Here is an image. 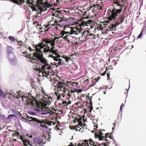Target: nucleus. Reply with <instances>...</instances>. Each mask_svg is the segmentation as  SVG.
<instances>
[{"instance_id":"f257e3e1","label":"nucleus","mask_w":146,"mask_h":146,"mask_svg":"<svg viewBox=\"0 0 146 146\" xmlns=\"http://www.w3.org/2000/svg\"><path fill=\"white\" fill-rule=\"evenodd\" d=\"M44 44L43 43L38 44L37 48V52L34 56V57L30 56L29 58L32 62H35L37 64L39 67L42 66V68L43 71H45L46 70V67L48 66L49 64L47 62L46 60L43 57V52L41 49H44L43 50L44 52L45 50ZM43 74H45V75L47 76L49 74L45 71L44 72Z\"/></svg>"},{"instance_id":"f03ea898","label":"nucleus","mask_w":146,"mask_h":146,"mask_svg":"<svg viewBox=\"0 0 146 146\" xmlns=\"http://www.w3.org/2000/svg\"><path fill=\"white\" fill-rule=\"evenodd\" d=\"M44 44L43 43L38 44L37 48V52L34 56V57L30 56L29 58L32 62H35L37 64L39 67L42 66V68L43 71H45L46 70V67L48 66L49 64L47 62L46 60L43 57V52L41 49H44L43 50L44 52L45 50ZM43 74H45V75L47 76L49 74L45 71L44 72Z\"/></svg>"},{"instance_id":"7ed1b4c3","label":"nucleus","mask_w":146,"mask_h":146,"mask_svg":"<svg viewBox=\"0 0 146 146\" xmlns=\"http://www.w3.org/2000/svg\"><path fill=\"white\" fill-rule=\"evenodd\" d=\"M44 44L43 43L38 44L37 48V52L34 56V57L30 56L29 58L32 62H35L37 64L39 67L42 66V68L43 71H45L46 70V67L48 66L49 64L47 62L46 60L43 57V52L41 49H44L43 50L44 52L45 50ZM43 74H45V75L47 76L49 74L45 71L44 72Z\"/></svg>"},{"instance_id":"20e7f679","label":"nucleus","mask_w":146,"mask_h":146,"mask_svg":"<svg viewBox=\"0 0 146 146\" xmlns=\"http://www.w3.org/2000/svg\"><path fill=\"white\" fill-rule=\"evenodd\" d=\"M20 137L19 139L22 140L25 146H28L27 143L30 145L32 146L30 143V141L29 140L30 139L29 138V136L28 134L20 135Z\"/></svg>"},{"instance_id":"39448f33","label":"nucleus","mask_w":146,"mask_h":146,"mask_svg":"<svg viewBox=\"0 0 146 146\" xmlns=\"http://www.w3.org/2000/svg\"><path fill=\"white\" fill-rule=\"evenodd\" d=\"M120 7L121 8L119 9L115 8H114L113 9L111 15L112 19H116L118 15L121 12L122 10L121 6L120 5Z\"/></svg>"},{"instance_id":"423d86ee","label":"nucleus","mask_w":146,"mask_h":146,"mask_svg":"<svg viewBox=\"0 0 146 146\" xmlns=\"http://www.w3.org/2000/svg\"><path fill=\"white\" fill-rule=\"evenodd\" d=\"M33 141L35 144L38 146H44L45 143L43 139L39 137H35L33 139Z\"/></svg>"},{"instance_id":"0eeeda50","label":"nucleus","mask_w":146,"mask_h":146,"mask_svg":"<svg viewBox=\"0 0 146 146\" xmlns=\"http://www.w3.org/2000/svg\"><path fill=\"white\" fill-rule=\"evenodd\" d=\"M61 37H56L55 36L54 38H52L51 39L45 38L43 41V42H44L46 44H50L54 46L55 45V42L56 39H59Z\"/></svg>"},{"instance_id":"6e6552de","label":"nucleus","mask_w":146,"mask_h":146,"mask_svg":"<svg viewBox=\"0 0 146 146\" xmlns=\"http://www.w3.org/2000/svg\"><path fill=\"white\" fill-rule=\"evenodd\" d=\"M27 118L28 119H29L28 121L29 122H31V121H32L35 124H36V123L40 124V126L42 127H44V125L41 124L42 123H43V122L39 120V119L33 117L29 116H27Z\"/></svg>"},{"instance_id":"1a4fd4ad","label":"nucleus","mask_w":146,"mask_h":146,"mask_svg":"<svg viewBox=\"0 0 146 146\" xmlns=\"http://www.w3.org/2000/svg\"><path fill=\"white\" fill-rule=\"evenodd\" d=\"M9 60L11 64L13 66L17 64V60L14 55L13 56H12L8 57Z\"/></svg>"},{"instance_id":"9d476101","label":"nucleus","mask_w":146,"mask_h":146,"mask_svg":"<svg viewBox=\"0 0 146 146\" xmlns=\"http://www.w3.org/2000/svg\"><path fill=\"white\" fill-rule=\"evenodd\" d=\"M7 54L8 57L11 56H13L15 55L13 52V48L10 46H8L7 47Z\"/></svg>"},{"instance_id":"9b49d317","label":"nucleus","mask_w":146,"mask_h":146,"mask_svg":"<svg viewBox=\"0 0 146 146\" xmlns=\"http://www.w3.org/2000/svg\"><path fill=\"white\" fill-rule=\"evenodd\" d=\"M125 19V16H121L117 20V22L115 24V27L118 26V25L122 23Z\"/></svg>"},{"instance_id":"f8f14e48","label":"nucleus","mask_w":146,"mask_h":146,"mask_svg":"<svg viewBox=\"0 0 146 146\" xmlns=\"http://www.w3.org/2000/svg\"><path fill=\"white\" fill-rule=\"evenodd\" d=\"M8 1H10L12 2L16 3L17 4H21L24 2L26 1L27 0H7Z\"/></svg>"},{"instance_id":"ddd939ff","label":"nucleus","mask_w":146,"mask_h":146,"mask_svg":"<svg viewBox=\"0 0 146 146\" xmlns=\"http://www.w3.org/2000/svg\"><path fill=\"white\" fill-rule=\"evenodd\" d=\"M145 28H143L142 30L141 31L138 37L139 38H140L142 37V36L143 34L144 35H145L146 33V30L145 31H144V29Z\"/></svg>"},{"instance_id":"4468645a","label":"nucleus","mask_w":146,"mask_h":146,"mask_svg":"<svg viewBox=\"0 0 146 146\" xmlns=\"http://www.w3.org/2000/svg\"><path fill=\"white\" fill-rule=\"evenodd\" d=\"M95 137L96 138H97L99 136H102L104 135V134L101 131H99L98 133H95L94 134Z\"/></svg>"},{"instance_id":"2eb2a0df","label":"nucleus","mask_w":146,"mask_h":146,"mask_svg":"<svg viewBox=\"0 0 146 146\" xmlns=\"http://www.w3.org/2000/svg\"><path fill=\"white\" fill-rule=\"evenodd\" d=\"M76 31H74V33L75 34V35H77L79 33H81L82 31V29H76Z\"/></svg>"},{"instance_id":"dca6fc26","label":"nucleus","mask_w":146,"mask_h":146,"mask_svg":"<svg viewBox=\"0 0 146 146\" xmlns=\"http://www.w3.org/2000/svg\"><path fill=\"white\" fill-rule=\"evenodd\" d=\"M0 96L5 98L6 96V95L3 92L0 88Z\"/></svg>"},{"instance_id":"f3484780","label":"nucleus","mask_w":146,"mask_h":146,"mask_svg":"<svg viewBox=\"0 0 146 146\" xmlns=\"http://www.w3.org/2000/svg\"><path fill=\"white\" fill-rule=\"evenodd\" d=\"M14 117L15 118H16L17 117V116L14 114H11L8 116L6 118V119H9L11 117Z\"/></svg>"},{"instance_id":"a211bd4d","label":"nucleus","mask_w":146,"mask_h":146,"mask_svg":"<svg viewBox=\"0 0 146 146\" xmlns=\"http://www.w3.org/2000/svg\"><path fill=\"white\" fill-rule=\"evenodd\" d=\"M6 119L5 115L0 113V121L5 120Z\"/></svg>"},{"instance_id":"6ab92c4d","label":"nucleus","mask_w":146,"mask_h":146,"mask_svg":"<svg viewBox=\"0 0 146 146\" xmlns=\"http://www.w3.org/2000/svg\"><path fill=\"white\" fill-rule=\"evenodd\" d=\"M64 84V82L59 81L57 83L56 85L58 87L59 86H63L62 85H63Z\"/></svg>"},{"instance_id":"aec40b11","label":"nucleus","mask_w":146,"mask_h":146,"mask_svg":"<svg viewBox=\"0 0 146 146\" xmlns=\"http://www.w3.org/2000/svg\"><path fill=\"white\" fill-rule=\"evenodd\" d=\"M115 25H113V26H111V27H109L108 28L106 29V30L108 31H112L113 29L115 28Z\"/></svg>"},{"instance_id":"412c9836","label":"nucleus","mask_w":146,"mask_h":146,"mask_svg":"<svg viewBox=\"0 0 146 146\" xmlns=\"http://www.w3.org/2000/svg\"><path fill=\"white\" fill-rule=\"evenodd\" d=\"M74 90L75 92L79 93H81L82 91V90L81 89H77L76 88H74Z\"/></svg>"},{"instance_id":"4be33fe9","label":"nucleus","mask_w":146,"mask_h":146,"mask_svg":"<svg viewBox=\"0 0 146 146\" xmlns=\"http://www.w3.org/2000/svg\"><path fill=\"white\" fill-rule=\"evenodd\" d=\"M9 38L11 41H15V38L13 36H9Z\"/></svg>"},{"instance_id":"5701e85b","label":"nucleus","mask_w":146,"mask_h":146,"mask_svg":"<svg viewBox=\"0 0 146 146\" xmlns=\"http://www.w3.org/2000/svg\"><path fill=\"white\" fill-rule=\"evenodd\" d=\"M49 113H50V112L48 111H44L43 112L40 113L41 115H45Z\"/></svg>"},{"instance_id":"b1692460","label":"nucleus","mask_w":146,"mask_h":146,"mask_svg":"<svg viewBox=\"0 0 146 146\" xmlns=\"http://www.w3.org/2000/svg\"><path fill=\"white\" fill-rule=\"evenodd\" d=\"M112 133H111L110 135V136H109L110 133H107L105 134V135L106 136V138H107L108 137H110V139H111L112 137L111 135Z\"/></svg>"},{"instance_id":"393cba45","label":"nucleus","mask_w":146,"mask_h":146,"mask_svg":"<svg viewBox=\"0 0 146 146\" xmlns=\"http://www.w3.org/2000/svg\"><path fill=\"white\" fill-rule=\"evenodd\" d=\"M65 88V87L64 86H59L58 87V88L60 89L59 90L60 91H62Z\"/></svg>"},{"instance_id":"a878e982","label":"nucleus","mask_w":146,"mask_h":146,"mask_svg":"<svg viewBox=\"0 0 146 146\" xmlns=\"http://www.w3.org/2000/svg\"><path fill=\"white\" fill-rule=\"evenodd\" d=\"M42 93H38V94L36 95V98L37 99H39V98H40V97H41V98H42Z\"/></svg>"},{"instance_id":"bb28decb","label":"nucleus","mask_w":146,"mask_h":146,"mask_svg":"<svg viewBox=\"0 0 146 146\" xmlns=\"http://www.w3.org/2000/svg\"><path fill=\"white\" fill-rule=\"evenodd\" d=\"M89 142L91 146L92 145H93L95 143V142H93V140L91 139H90Z\"/></svg>"},{"instance_id":"cd10ccee","label":"nucleus","mask_w":146,"mask_h":146,"mask_svg":"<svg viewBox=\"0 0 146 146\" xmlns=\"http://www.w3.org/2000/svg\"><path fill=\"white\" fill-rule=\"evenodd\" d=\"M33 110L36 111V113H38L39 114V113H41V111L38 109L34 108Z\"/></svg>"},{"instance_id":"c85d7f7f","label":"nucleus","mask_w":146,"mask_h":146,"mask_svg":"<svg viewBox=\"0 0 146 146\" xmlns=\"http://www.w3.org/2000/svg\"><path fill=\"white\" fill-rule=\"evenodd\" d=\"M71 101L69 100L68 102L67 101H64V104H66L67 105H69L71 104Z\"/></svg>"},{"instance_id":"c756f323","label":"nucleus","mask_w":146,"mask_h":146,"mask_svg":"<svg viewBox=\"0 0 146 146\" xmlns=\"http://www.w3.org/2000/svg\"><path fill=\"white\" fill-rule=\"evenodd\" d=\"M99 138V140L100 141L104 140V138L105 137L104 136H102L101 137L99 136L98 137Z\"/></svg>"},{"instance_id":"7c9ffc66","label":"nucleus","mask_w":146,"mask_h":146,"mask_svg":"<svg viewBox=\"0 0 146 146\" xmlns=\"http://www.w3.org/2000/svg\"><path fill=\"white\" fill-rule=\"evenodd\" d=\"M28 113L29 114L32 115H36V113L32 111H28Z\"/></svg>"},{"instance_id":"2f4dec72","label":"nucleus","mask_w":146,"mask_h":146,"mask_svg":"<svg viewBox=\"0 0 146 146\" xmlns=\"http://www.w3.org/2000/svg\"><path fill=\"white\" fill-rule=\"evenodd\" d=\"M96 143L98 145V146H103V145L105 146L106 145V144L105 143H104L103 145H102V143L100 144L98 142H96Z\"/></svg>"},{"instance_id":"473e14b6","label":"nucleus","mask_w":146,"mask_h":146,"mask_svg":"<svg viewBox=\"0 0 146 146\" xmlns=\"http://www.w3.org/2000/svg\"><path fill=\"white\" fill-rule=\"evenodd\" d=\"M88 109H90L89 111L90 112H91L92 110H93V107L92 106H90L88 107Z\"/></svg>"},{"instance_id":"72a5a7b5","label":"nucleus","mask_w":146,"mask_h":146,"mask_svg":"<svg viewBox=\"0 0 146 146\" xmlns=\"http://www.w3.org/2000/svg\"><path fill=\"white\" fill-rule=\"evenodd\" d=\"M55 13H56V15L57 16H58V13L59 14H61V12L60 11H55Z\"/></svg>"},{"instance_id":"f704fd0d","label":"nucleus","mask_w":146,"mask_h":146,"mask_svg":"<svg viewBox=\"0 0 146 146\" xmlns=\"http://www.w3.org/2000/svg\"><path fill=\"white\" fill-rule=\"evenodd\" d=\"M51 57L53 58L54 59V60L55 61H58V58H56L55 57V56H52Z\"/></svg>"},{"instance_id":"c9c22d12","label":"nucleus","mask_w":146,"mask_h":146,"mask_svg":"<svg viewBox=\"0 0 146 146\" xmlns=\"http://www.w3.org/2000/svg\"><path fill=\"white\" fill-rule=\"evenodd\" d=\"M89 32L88 31H84L82 33V36H83L84 34L85 33H87V34L88 33H89Z\"/></svg>"},{"instance_id":"e433bc0d","label":"nucleus","mask_w":146,"mask_h":146,"mask_svg":"<svg viewBox=\"0 0 146 146\" xmlns=\"http://www.w3.org/2000/svg\"><path fill=\"white\" fill-rule=\"evenodd\" d=\"M44 46L45 47L47 48L48 49H50V47L49 45L48 44H45Z\"/></svg>"},{"instance_id":"4c0bfd02","label":"nucleus","mask_w":146,"mask_h":146,"mask_svg":"<svg viewBox=\"0 0 146 146\" xmlns=\"http://www.w3.org/2000/svg\"><path fill=\"white\" fill-rule=\"evenodd\" d=\"M46 8H48L51 7V5L49 3L46 5Z\"/></svg>"},{"instance_id":"58836bf2","label":"nucleus","mask_w":146,"mask_h":146,"mask_svg":"<svg viewBox=\"0 0 146 146\" xmlns=\"http://www.w3.org/2000/svg\"><path fill=\"white\" fill-rule=\"evenodd\" d=\"M42 92L46 96H47V95H46V94H47V93L45 92V91L43 90V89L42 88Z\"/></svg>"},{"instance_id":"ea45409f","label":"nucleus","mask_w":146,"mask_h":146,"mask_svg":"<svg viewBox=\"0 0 146 146\" xmlns=\"http://www.w3.org/2000/svg\"><path fill=\"white\" fill-rule=\"evenodd\" d=\"M46 69L48 70H50L51 69V67L50 66H48V67L46 68Z\"/></svg>"},{"instance_id":"a19ab883","label":"nucleus","mask_w":146,"mask_h":146,"mask_svg":"<svg viewBox=\"0 0 146 146\" xmlns=\"http://www.w3.org/2000/svg\"><path fill=\"white\" fill-rule=\"evenodd\" d=\"M107 75L108 77L107 80H109L110 79V74L109 73H107Z\"/></svg>"},{"instance_id":"79ce46f5","label":"nucleus","mask_w":146,"mask_h":146,"mask_svg":"<svg viewBox=\"0 0 146 146\" xmlns=\"http://www.w3.org/2000/svg\"><path fill=\"white\" fill-rule=\"evenodd\" d=\"M90 102L89 103V104L90 105V106H92V100H91V99H90Z\"/></svg>"},{"instance_id":"37998d69","label":"nucleus","mask_w":146,"mask_h":146,"mask_svg":"<svg viewBox=\"0 0 146 146\" xmlns=\"http://www.w3.org/2000/svg\"><path fill=\"white\" fill-rule=\"evenodd\" d=\"M42 13H38L37 14V15H35V18H37V17L38 16V15L39 14L40 15Z\"/></svg>"},{"instance_id":"c03bdc74","label":"nucleus","mask_w":146,"mask_h":146,"mask_svg":"<svg viewBox=\"0 0 146 146\" xmlns=\"http://www.w3.org/2000/svg\"><path fill=\"white\" fill-rule=\"evenodd\" d=\"M74 84H75L76 85H78V82H73V85Z\"/></svg>"},{"instance_id":"a18cd8bd","label":"nucleus","mask_w":146,"mask_h":146,"mask_svg":"<svg viewBox=\"0 0 146 146\" xmlns=\"http://www.w3.org/2000/svg\"><path fill=\"white\" fill-rule=\"evenodd\" d=\"M56 13H55V12H54V13H52V16H55L56 17H57V16H56Z\"/></svg>"},{"instance_id":"49530a36","label":"nucleus","mask_w":146,"mask_h":146,"mask_svg":"<svg viewBox=\"0 0 146 146\" xmlns=\"http://www.w3.org/2000/svg\"><path fill=\"white\" fill-rule=\"evenodd\" d=\"M50 45L52 46V48H51L52 50H53L55 48L54 46L52 45L51 44Z\"/></svg>"},{"instance_id":"de8ad7c7","label":"nucleus","mask_w":146,"mask_h":146,"mask_svg":"<svg viewBox=\"0 0 146 146\" xmlns=\"http://www.w3.org/2000/svg\"><path fill=\"white\" fill-rule=\"evenodd\" d=\"M67 96H68L70 98V97L71 96L72 94H70V92H69L68 93V94Z\"/></svg>"},{"instance_id":"09e8293b","label":"nucleus","mask_w":146,"mask_h":146,"mask_svg":"<svg viewBox=\"0 0 146 146\" xmlns=\"http://www.w3.org/2000/svg\"><path fill=\"white\" fill-rule=\"evenodd\" d=\"M82 125H83V124H82V122H80V123H79L78 125H79V126H82Z\"/></svg>"},{"instance_id":"8fccbe9b","label":"nucleus","mask_w":146,"mask_h":146,"mask_svg":"<svg viewBox=\"0 0 146 146\" xmlns=\"http://www.w3.org/2000/svg\"><path fill=\"white\" fill-rule=\"evenodd\" d=\"M124 106V105H123V103H122L121 105V106H120V110H121V109H122V107Z\"/></svg>"},{"instance_id":"3c124183","label":"nucleus","mask_w":146,"mask_h":146,"mask_svg":"<svg viewBox=\"0 0 146 146\" xmlns=\"http://www.w3.org/2000/svg\"><path fill=\"white\" fill-rule=\"evenodd\" d=\"M62 91L64 92L63 94H64V93H66V89L65 88Z\"/></svg>"},{"instance_id":"603ef678","label":"nucleus","mask_w":146,"mask_h":146,"mask_svg":"<svg viewBox=\"0 0 146 146\" xmlns=\"http://www.w3.org/2000/svg\"><path fill=\"white\" fill-rule=\"evenodd\" d=\"M33 11H36V12H37V11H38V9H37L36 8H35L33 9Z\"/></svg>"},{"instance_id":"864d4df0","label":"nucleus","mask_w":146,"mask_h":146,"mask_svg":"<svg viewBox=\"0 0 146 146\" xmlns=\"http://www.w3.org/2000/svg\"><path fill=\"white\" fill-rule=\"evenodd\" d=\"M61 64H62V62L61 61H59V62H58V64L59 65H60Z\"/></svg>"},{"instance_id":"5fc2aeb1","label":"nucleus","mask_w":146,"mask_h":146,"mask_svg":"<svg viewBox=\"0 0 146 146\" xmlns=\"http://www.w3.org/2000/svg\"><path fill=\"white\" fill-rule=\"evenodd\" d=\"M27 52L26 51L24 52L23 53L24 54L27 55Z\"/></svg>"},{"instance_id":"6e6d98bb","label":"nucleus","mask_w":146,"mask_h":146,"mask_svg":"<svg viewBox=\"0 0 146 146\" xmlns=\"http://www.w3.org/2000/svg\"><path fill=\"white\" fill-rule=\"evenodd\" d=\"M106 74V72H104L103 74H102V76H104L105 75V74Z\"/></svg>"},{"instance_id":"4d7b16f0","label":"nucleus","mask_w":146,"mask_h":146,"mask_svg":"<svg viewBox=\"0 0 146 146\" xmlns=\"http://www.w3.org/2000/svg\"><path fill=\"white\" fill-rule=\"evenodd\" d=\"M70 59V58H68V59H66V60L67 62H68V60Z\"/></svg>"},{"instance_id":"13d9d810","label":"nucleus","mask_w":146,"mask_h":146,"mask_svg":"<svg viewBox=\"0 0 146 146\" xmlns=\"http://www.w3.org/2000/svg\"><path fill=\"white\" fill-rule=\"evenodd\" d=\"M86 146H90L89 145V143L88 142H87L86 143Z\"/></svg>"},{"instance_id":"bf43d9fd","label":"nucleus","mask_w":146,"mask_h":146,"mask_svg":"<svg viewBox=\"0 0 146 146\" xmlns=\"http://www.w3.org/2000/svg\"><path fill=\"white\" fill-rule=\"evenodd\" d=\"M93 146H98V145L96 143V142L95 143V144H94Z\"/></svg>"},{"instance_id":"052dcab7","label":"nucleus","mask_w":146,"mask_h":146,"mask_svg":"<svg viewBox=\"0 0 146 146\" xmlns=\"http://www.w3.org/2000/svg\"><path fill=\"white\" fill-rule=\"evenodd\" d=\"M33 137L32 135H30V136H29V138L30 139V138H32Z\"/></svg>"},{"instance_id":"680f3d73","label":"nucleus","mask_w":146,"mask_h":146,"mask_svg":"<svg viewBox=\"0 0 146 146\" xmlns=\"http://www.w3.org/2000/svg\"><path fill=\"white\" fill-rule=\"evenodd\" d=\"M51 138V136L50 135H49V137L48 138V139L49 141H50V140H49V139H50Z\"/></svg>"},{"instance_id":"e2e57ef3","label":"nucleus","mask_w":146,"mask_h":146,"mask_svg":"<svg viewBox=\"0 0 146 146\" xmlns=\"http://www.w3.org/2000/svg\"><path fill=\"white\" fill-rule=\"evenodd\" d=\"M83 121H84V123H86V121H87V120L86 119H83Z\"/></svg>"},{"instance_id":"0e129e2a","label":"nucleus","mask_w":146,"mask_h":146,"mask_svg":"<svg viewBox=\"0 0 146 146\" xmlns=\"http://www.w3.org/2000/svg\"><path fill=\"white\" fill-rule=\"evenodd\" d=\"M75 127H77V128H79L80 127H79V125H76L75 126Z\"/></svg>"},{"instance_id":"69168bd1","label":"nucleus","mask_w":146,"mask_h":146,"mask_svg":"<svg viewBox=\"0 0 146 146\" xmlns=\"http://www.w3.org/2000/svg\"><path fill=\"white\" fill-rule=\"evenodd\" d=\"M99 131H105V130L104 129H100L99 130Z\"/></svg>"},{"instance_id":"338daca9","label":"nucleus","mask_w":146,"mask_h":146,"mask_svg":"<svg viewBox=\"0 0 146 146\" xmlns=\"http://www.w3.org/2000/svg\"><path fill=\"white\" fill-rule=\"evenodd\" d=\"M11 110L12 111H13V112H15V111H14V110H13V109H11Z\"/></svg>"},{"instance_id":"774afa93","label":"nucleus","mask_w":146,"mask_h":146,"mask_svg":"<svg viewBox=\"0 0 146 146\" xmlns=\"http://www.w3.org/2000/svg\"><path fill=\"white\" fill-rule=\"evenodd\" d=\"M96 84V83H94L93 84V85H91V86H90V87H92L94 85H95V84Z\"/></svg>"}]
</instances>
